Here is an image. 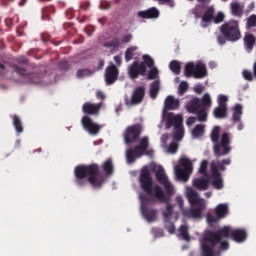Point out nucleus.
Here are the masks:
<instances>
[{
    "label": "nucleus",
    "mask_w": 256,
    "mask_h": 256,
    "mask_svg": "<svg viewBox=\"0 0 256 256\" xmlns=\"http://www.w3.org/2000/svg\"><path fill=\"white\" fill-rule=\"evenodd\" d=\"M102 169L104 174H101L99 171V164H89V165H78L74 169V183L78 187H85L87 183H90L93 189H101L105 182L107 181V177H111L114 172L113 160H106Z\"/></svg>",
    "instance_id": "obj_1"
},
{
    "label": "nucleus",
    "mask_w": 256,
    "mask_h": 256,
    "mask_svg": "<svg viewBox=\"0 0 256 256\" xmlns=\"http://www.w3.org/2000/svg\"><path fill=\"white\" fill-rule=\"evenodd\" d=\"M156 179L158 183L164 187L165 191H163V188L159 185H155L153 187L151 172H149V169H142L139 178L141 189L150 197L154 196L157 201H160V203H169L171 201V197L175 195V187L171 181H169V178L167 177V174H165V170L163 168H159L156 171Z\"/></svg>",
    "instance_id": "obj_2"
},
{
    "label": "nucleus",
    "mask_w": 256,
    "mask_h": 256,
    "mask_svg": "<svg viewBox=\"0 0 256 256\" xmlns=\"http://www.w3.org/2000/svg\"><path fill=\"white\" fill-rule=\"evenodd\" d=\"M231 227L224 226L217 231H208L200 241L201 256H215V250L227 251L229 242L223 239H229Z\"/></svg>",
    "instance_id": "obj_3"
},
{
    "label": "nucleus",
    "mask_w": 256,
    "mask_h": 256,
    "mask_svg": "<svg viewBox=\"0 0 256 256\" xmlns=\"http://www.w3.org/2000/svg\"><path fill=\"white\" fill-rule=\"evenodd\" d=\"M220 34L217 35V43L219 45H225L227 41L230 43H237L241 39V28L239 27V21L235 19L224 22L219 27Z\"/></svg>",
    "instance_id": "obj_4"
},
{
    "label": "nucleus",
    "mask_w": 256,
    "mask_h": 256,
    "mask_svg": "<svg viewBox=\"0 0 256 256\" xmlns=\"http://www.w3.org/2000/svg\"><path fill=\"white\" fill-rule=\"evenodd\" d=\"M174 127V132L172 134L175 141H181L185 135V128L183 127V115L173 112H169L166 115V129H171Z\"/></svg>",
    "instance_id": "obj_5"
},
{
    "label": "nucleus",
    "mask_w": 256,
    "mask_h": 256,
    "mask_svg": "<svg viewBox=\"0 0 256 256\" xmlns=\"http://www.w3.org/2000/svg\"><path fill=\"white\" fill-rule=\"evenodd\" d=\"M225 165H231V158H226L222 161H212L210 164L213 179L212 185L216 189H221L223 187V178L221 177V172L219 171H225L227 169Z\"/></svg>",
    "instance_id": "obj_6"
},
{
    "label": "nucleus",
    "mask_w": 256,
    "mask_h": 256,
    "mask_svg": "<svg viewBox=\"0 0 256 256\" xmlns=\"http://www.w3.org/2000/svg\"><path fill=\"white\" fill-rule=\"evenodd\" d=\"M147 149H149V137L144 136L140 140V144L135 146L132 149H128L126 151V159L128 163H135L137 158L143 157V155H149V152H147Z\"/></svg>",
    "instance_id": "obj_7"
},
{
    "label": "nucleus",
    "mask_w": 256,
    "mask_h": 256,
    "mask_svg": "<svg viewBox=\"0 0 256 256\" xmlns=\"http://www.w3.org/2000/svg\"><path fill=\"white\" fill-rule=\"evenodd\" d=\"M193 173V162L189 158H180L179 165L175 166V175L179 181L187 183Z\"/></svg>",
    "instance_id": "obj_8"
},
{
    "label": "nucleus",
    "mask_w": 256,
    "mask_h": 256,
    "mask_svg": "<svg viewBox=\"0 0 256 256\" xmlns=\"http://www.w3.org/2000/svg\"><path fill=\"white\" fill-rule=\"evenodd\" d=\"M231 140L229 138V133L224 132L221 135L220 142H216L213 145V151L215 157H225L231 153Z\"/></svg>",
    "instance_id": "obj_9"
},
{
    "label": "nucleus",
    "mask_w": 256,
    "mask_h": 256,
    "mask_svg": "<svg viewBox=\"0 0 256 256\" xmlns=\"http://www.w3.org/2000/svg\"><path fill=\"white\" fill-rule=\"evenodd\" d=\"M142 132L143 126H141L139 123L128 126L124 132L125 143L127 145H131V143H137V141H139V137H141Z\"/></svg>",
    "instance_id": "obj_10"
},
{
    "label": "nucleus",
    "mask_w": 256,
    "mask_h": 256,
    "mask_svg": "<svg viewBox=\"0 0 256 256\" xmlns=\"http://www.w3.org/2000/svg\"><path fill=\"white\" fill-rule=\"evenodd\" d=\"M12 69L20 75L21 77H25L27 83H41V74L39 73H27V69L17 65V64H12L11 65Z\"/></svg>",
    "instance_id": "obj_11"
},
{
    "label": "nucleus",
    "mask_w": 256,
    "mask_h": 256,
    "mask_svg": "<svg viewBox=\"0 0 256 256\" xmlns=\"http://www.w3.org/2000/svg\"><path fill=\"white\" fill-rule=\"evenodd\" d=\"M128 75L132 80L139 79V76L145 77L147 75V67L136 60L128 67Z\"/></svg>",
    "instance_id": "obj_12"
},
{
    "label": "nucleus",
    "mask_w": 256,
    "mask_h": 256,
    "mask_svg": "<svg viewBox=\"0 0 256 256\" xmlns=\"http://www.w3.org/2000/svg\"><path fill=\"white\" fill-rule=\"evenodd\" d=\"M140 199L142 201L141 213L144 219H146L148 223H153V221H157V210L149 208L147 207V205H145V203H147L149 199L145 196H140Z\"/></svg>",
    "instance_id": "obj_13"
},
{
    "label": "nucleus",
    "mask_w": 256,
    "mask_h": 256,
    "mask_svg": "<svg viewBox=\"0 0 256 256\" xmlns=\"http://www.w3.org/2000/svg\"><path fill=\"white\" fill-rule=\"evenodd\" d=\"M82 127L89 135H99L101 129H103V126L93 122L91 117L89 116H83L82 120Z\"/></svg>",
    "instance_id": "obj_14"
},
{
    "label": "nucleus",
    "mask_w": 256,
    "mask_h": 256,
    "mask_svg": "<svg viewBox=\"0 0 256 256\" xmlns=\"http://www.w3.org/2000/svg\"><path fill=\"white\" fill-rule=\"evenodd\" d=\"M207 209V205L201 204V206H192L186 210H182L183 217L186 219H201L203 217V211Z\"/></svg>",
    "instance_id": "obj_15"
},
{
    "label": "nucleus",
    "mask_w": 256,
    "mask_h": 256,
    "mask_svg": "<svg viewBox=\"0 0 256 256\" xmlns=\"http://www.w3.org/2000/svg\"><path fill=\"white\" fill-rule=\"evenodd\" d=\"M145 86H138L134 89L130 101L126 100V105H141L145 99Z\"/></svg>",
    "instance_id": "obj_16"
},
{
    "label": "nucleus",
    "mask_w": 256,
    "mask_h": 256,
    "mask_svg": "<svg viewBox=\"0 0 256 256\" xmlns=\"http://www.w3.org/2000/svg\"><path fill=\"white\" fill-rule=\"evenodd\" d=\"M119 79V69L115 64L107 66L105 70V81L108 85H113Z\"/></svg>",
    "instance_id": "obj_17"
},
{
    "label": "nucleus",
    "mask_w": 256,
    "mask_h": 256,
    "mask_svg": "<svg viewBox=\"0 0 256 256\" xmlns=\"http://www.w3.org/2000/svg\"><path fill=\"white\" fill-rule=\"evenodd\" d=\"M101 107H103V103L95 104L91 102H85L82 106V111L85 113V115H94L97 117L101 111Z\"/></svg>",
    "instance_id": "obj_18"
},
{
    "label": "nucleus",
    "mask_w": 256,
    "mask_h": 256,
    "mask_svg": "<svg viewBox=\"0 0 256 256\" xmlns=\"http://www.w3.org/2000/svg\"><path fill=\"white\" fill-rule=\"evenodd\" d=\"M187 199L191 205V207L207 205L205 199L199 197V193L193 189H189L187 191Z\"/></svg>",
    "instance_id": "obj_19"
},
{
    "label": "nucleus",
    "mask_w": 256,
    "mask_h": 256,
    "mask_svg": "<svg viewBox=\"0 0 256 256\" xmlns=\"http://www.w3.org/2000/svg\"><path fill=\"white\" fill-rule=\"evenodd\" d=\"M230 235L235 243H244V241H247V230L243 228L234 229Z\"/></svg>",
    "instance_id": "obj_20"
},
{
    "label": "nucleus",
    "mask_w": 256,
    "mask_h": 256,
    "mask_svg": "<svg viewBox=\"0 0 256 256\" xmlns=\"http://www.w3.org/2000/svg\"><path fill=\"white\" fill-rule=\"evenodd\" d=\"M192 185L195 189H198V191H207V189H209V176L195 178Z\"/></svg>",
    "instance_id": "obj_21"
},
{
    "label": "nucleus",
    "mask_w": 256,
    "mask_h": 256,
    "mask_svg": "<svg viewBox=\"0 0 256 256\" xmlns=\"http://www.w3.org/2000/svg\"><path fill=\"white\" fill-rule=\"evenodd\" d=\"M159 15V10L156 7L138 12V17H140V19H157Z\"/></svg>",
    "instance_id": "obj_22"
},
{
    "label": "nucleus",
    "mask_w": 256,
    "mask_h": 256,
    "mask_svg": "<svg viewBox=\"0 0 256 256\" xmlns=\"http://www.w3.org/2000/svg\"><path fill=\"white\" fill-rule=\"evenodd\" d=\"M215 17V7L209 6L204 14L202 15V27H207V23H210V21H213V18Z\"/></svg>",
    "instance_id": "obj_23"
},
{
    "label": "nucleus",
    "mask_w": 256,
    "mask_h": 256,
    "mask_svg": "<svg viewBox=\"0 0 256 256\" xmlns=\"http://www.w3.org/2000/svg\"><path fill=\"white\" fill-rule=\"evenodd\" d=\"M180 105H181V103L179 102V99H175V97H173V96H168L165 99L164 107L168 111H175V110L179 109Z\"/></svg>",
    "instance_id": "obj_24"
},
{
    "label": "nucleus",
    "mask_w": 256,
    "mask_h": 256,
    "mask_svg": "<svg viewBox=\"0 0 256 256\" xmlns=\"http://www.w3.org/2000/svg\"><path fill=\"white\" fill-rule=\"evenodd\" d=\"M202 108L201 99L197 97L193 98L186 106L188 113H192L194 115Z\"/></svg>",
    "instance_id": "obj_25"
},
{
    "label": "nucleus",
    "mask_w": 256,
    "mask_h": 256,
    "mask_svg": "<svg viewBox=\"0 0 256 256\" xmlns=\"http://www.w3.org/2000/svg\"><path fill=\"white\" fill-rule=\"evenodd\" d=\"M243 41H244V47H245L246 51L248 53H251V51H253V49L255 47V41H256L255 35H253L251 33H247V34H245Z\"/></svg>",
    "instance_id": "obj_26"
},
{
    "label": "nucleus",
    "mask_w": 256,
    "mask_h": 256,
    "mask_svg": "<svg viewBox=\"0 0 256 256\" xmlns=\"http://www.w3.org/2000/svg\"><path fill=\"white\" fill-rule=\"evenodd\" d=\"M203 77H207V66L201 63L195 64L194 78L203 79Z\"/></svg>",
    "instance_id": "obj_27"
},
{
    "label": "nucleus",
    "mask_w": 256,
    "mask_h": 256,
    "mask_svg": "<svg viewBox=\"0 0 256 256\" xmlns=\"http://www.w3.org/2000/svg\"><path fill=\"white\" fill-rule=\"evenodd\" d=\"M159 91H161V81L155 80L150 84L149 95L151 99H157L159 95Z\"/></svg>",
    "instance_id": "obj_28"
},
{
    "label": "nucleus",
    "mask_w": 256,
    "mask_h": 256,
    "mask_svg": "<svg viewBox=\"0 0 256 256\" xmlns=\"http://www.w3.org/2000/svg\"><path fill=\"white\" fill-rule=\"evenodd\" d=\"M215 213L218 219H224V217H227L229 213V206H227V204H219L215 208Z\"/></svg>",
    "instance_id": "obj_29"
},
{
    "label": "nucleus",
    "mask_w": 256,
    "mask_h": 256,
    "mask_svg": "<svg viewBox=\"0 0 256 256\" xmlns=\"http://www.w3.org/2000/svg\"><path fill=\"white\" fill-rule=\"evenodd\" d=\"M12 125L16 133H23V122L21 121V118L17 114H14L12 116Z\"/></svg>",
    "instance_id": "obj_30"
},
{
    "label": "nucleus",
    "mask_w": 256,
    "mask_h": 256,
    "mask_svg": "<svg viewBox=\"0 0 256 256\" xmlns=\"http://www.w3.org/2000/svg\"><path fill=\"white\" fill-rule=\"evenodd\" d=\"M213 115L215 119H225L227 117V107L218 106L214 108Z\"/></svg>",
    "instance_id": "obj_31"
},
{
    "label": "nucleus",
    "mask_w": 256,
    "mask_h": 256,
    "mask_svg": "<svg viewBox=\"0 0 256 256\" xmlns=\"http://www.w3.org/2000/svg\"><path fill=\"white\" fill-rule=\"evenodd\" d=\"M241 115H243V106L241 104H236L234 106L232 119L235 123L241 121Z\"/></svg>",
    "instance_id": "obj_32"
},
{
    "label": "nucleus",
    "mask_w": 256,
    "mask_h": 256,
    "mask_svg": "<svg viewBox=\"0 0 256 256\" xmlns=\"http://www.w3.org/2000/svg\"><path fill=\"white\" fill-rule=\"evenodd\" d=\"M230 9L234 17H243V8L239 2L231 3Z\"/></svg>",
    "instance_id": "obj_33"
},
{
    "label": "nucleus",
    "mask_w": 256,
    "mask_h": 256,
    "mask_svg": "<svg viewBox=\"0 0 256 256\" xmlns=\"http://www.w3.org/2000/svg\"><path fill=\"white\" fill-rule=\"evenodd\" d=\"M204 133H205V125L198 124L192 130V137H195V139H198V137H203Z\"/></svg>",
    "instance_id": "obj_34"
},
{
    "label": "nucleus",
    "mask_w": 256,
    "mask_h": 256,
    "mask_svg": "<svg viewBox=\"0 0 256 256\" xmlns=\"http://www.w3.org/2000/svg\"><path fill=\"white\" fill-rule=\"evenodd\" d=\"M184 75H185V77H194V75H195V64L193 62H189L185 65Z\"/></svg>",
    "instance_id": "obj_35"
},
{
    "label": "nucleus",
    "mask_w": 256,
    "mask_h": 256,
    "mask_svg": "<svg viewBox=\"0 0 256 256\" xmlns=\"http://www.w3.org/2000/svg\"><path fill=\"white\" fill-rule=\"evenodd\" d=\"M170 71L174 73V75H180L181 74V63L177 60H172L169 64Z\"/></svg>",
    "instance_id": "obj_36"
},
{
    "label": "nucleus",
    "mask_w": 256,
    "mask_h": 256,
    "mask_svg": "<svg viewBox=\"0 0 256 256\" xmlns=\"http://www.w3.org/2000/svg\"><path fill=\"white\" fill-rule=\"evenodd\" d=\"M142 63L143 64V67H148V69H151V67H155V60L152 59L151 56L147 55V54H144L142 56Z\"/></svg>",
    "instance_id": "obj_37"
},
{
    "label": "nucleus",
    "mask_w": 256,
    "mask_h": 256,
    "mask_svg": "<svg viewBox=\"0 0 256 256\" xmlns=\"http://www.w3.org/2000/svg\"><path fill=\"white\" fill-rule=\"evenodd\" d=\"M51 13H55V7L49 6V7L42 8V20L49 21V19H51V17H49Z\"/></svg>",
    "instance_id": "obj_38"
},
{
    "label": "nucleus",
    "mask_w": 256,
    "mask_h": 256,
    "mask_svg": "<svg viewBox=\"0 0 256 256\" xmlns=\"http://www.w3.org/2000/svg\"><path fill=\"white\" fill-rule=\"evenodd\" d=\"M211 103V96L208 93L204 94L202 99H200V105L203 109H209Z\"/></svg>",
    "instance_id": "obj_39"
},
{
    "label": "nucleus",
    "mask_w": 256,
    "mask_h": 256,
    "mask_svg": "<svg viewBox=\"0 0 256 256\" xmlns=\"http://www.w3.org/2000/svg\"><path fill=\"white\" fill-rule=\"evenodd\" d=\"M221 133V127L215 126L210 134L212 143H218L219 142V135Z\"/></svg>",
    "instance_id": "obj_40"
},
{
    "label": "nucleus",
    "mask_w": 256,
    "mask_h": 256,
    "mask_svg": "<svg viewBox=\"0 0 256 256\" xmlns=\"http://www.w3.org/2000/svg\"><path fill=\"white\" fill-rule=\"evenodd\" d=\"M135 51H137V46H132L126 49L125 51V61L129 63L133 57H135Z\"/></svg>",
    "instance_id": "obj_41"
},
{
    "label": "nucleus",
    "mask_w": 256,
    "mask_h": 256,
    "mask_svg": "<svg viewBox=\"0 0 256 256\" xmlns=\"http://www.w3.org/2000/svg\"><path fill=\"white\" fill-rule=\"evenodd\" d=\"M179 233L184 241H191V236H189V228H187V226L181 225L179 228Z\"/></svg>",
    "instance_id": "obj_42"
},
{
    "label": "nucleus",
    "mask_w": 256,
    "mask_h": 256,
    "mask_svg": "<svg viewBox=\"0 0 256 256\" xmlns=\"http://www.w3.org/2000/svg\"><path fill=\"white\" fill-rule=\"evenodd\" d=\"M194 115H197V119L200 123H205L207 121V108H202Z\"/></svg>",
    "instance_id": "obj_43"
},
{
    "label": "nucleus",
    "mask_w": 256,
    "mask_h": 256,
    "mask_svg": "<svg viewBox=\"0 0 256 256\" xmlns=\"http://www.w3.org/2000/svg\"><path fill=\"white\" fill-rule=\"evenodd\" d=\"M164 228L168 231L170 235H174L175 233V223L169 220H164Z\"/></svg>",
    "instance_id": "obj_44"
},
{
    "label": "nucleus",
    "mask_w": 256,
    "mask_h": 256,
    "mask_svg": "<svg viewBox=\"0 0 256 256\" xmlns=\"http://www.w3.org/2000/svg\"><path fill=\"white\" fill-rule=\"evenodd\" d=\"M162 215H163V219H164V221L166 220H169V219H171V217L173 216V205H171V204H167L166 205V211H164L163 213H162Z\"/></svg>",
    "instance_id": "obj_45"
},
{
    "label": "nucleus",
    "mask_w": 256,
    "mask_h": 256,
    "mask_svg": "<svg viewBox=\"0 0 256 256\" xmlns=\"http://www.w3.org/2000/svg\"><path fill=\"white\" fill-rule=\"evenodd\" d=\"M208 165H209V161L207 160H203L200 164L199 174L203 175V177H209V174L207 173Z\"/></svg>",
    "instance_id": "obj_46"
},
{
    "label": "nucleus",
    "mask_w": 256,
    "mask_h": 256,
    "mask_svg": "<svg viewBox=\"0 0 256 256\" xmlns=\"http://www.w3.org/2000/svg\"><path fill=\"white\" fill-rule=\"evenodd\" d=\"M157 77H159V69H157L155 66H152L148 71L147 79L151 81L153 79H157Z\"/></svg>",
    "instance_id": "obj_47"
},
{
    "label": "nucleus",
    "mask_w": 256,
    "mask_h": 256,
    "mask_svg": "<svg viewBox=\"0 0 256 256\" xmlns=\"http://www.w3.org/2000/svg\"><path fill=\"white\" fill-rule=\"evenodd\" d=\"M188 89H189V84L185 81H182L178 86V95L182 97V95H185V93H187Z\"/></svg>",
    "instance_id": "obj_48"
},
{
    "label": "nucleus",
    "mask_w": 256,
    "mask_h": 256,
    "mask_svg": "<svg viewBox=\"0 0 256 256\" xmlns=\"http://www.w3.org/2000/svg\"><path fill=\"white\" fill-rule=\"evenodd\" d=\"M119 45H121V41L119 40V38H114L113 40L106 42L104 44V47L107 48H113V49H117V47H119Z\"/></svg>",
    "instance_id": "obj_49"
},
{
    "label": "nucleus",
    "mask_w": 256,
    "mask_h": 256,
    "mask_svg": "<svg viewBox=\"0 0 256 256\" xmlns=\"http://www.w3.org/2000/svg\"><path fill=\"white\" fill-rule=\"evenodd\" d=\"M91 75V70L84 68V69H79L77 71L76 77L78 79H83V77H89Z\"/></svg>",
    "instance_id": "obj_50"
},
{
    "label": "nucleus",
    "mask_w": 256,
    "mask_h": 256,
    "mask_svg": "<svg viewBox=\"0 0 256 256\" xmlns=\"http://www.w3.org/2000/svg\"><path fill=\"white\" fill-rule=\"evenodd\" d=\"M246 26L248 29H252V27H256V15L252 14L248 17Z\"/></svg>",
    "instance_id": "obj_51"
},
{
    "label": "nucleus",
    "mask_w": 256,
    "mask_h": 256,
    "mask_svg": "<svg viewBox=\"0 0 256 256\" xmlns=\"http://www.w3.org/2000/svg\"><path fill=\"white\" fill-rule=\"evenodd\" d=\"M151 233L154 237H165V232L161 228L153 227Z\"/></svg>",
    "instance_id": "obj_52"
},
{
    "label": "nucleus",
    "mask_w": 256,
    "mask_h": 256,
    "mask_svg": "<svg viewBox=\"0 0 256 256\" xmlns=\"http://www.w3.org/2000/svg\"><path fill=\"white\" fill-rule=\"evenodd\" d=\"M178 150H179V144H177V142H172L168 146V153H172L173 155H175V153H177Z\"/></svg>",
    "instance_id": "obj_53"
},
{
    "label": "nucleus",
    "mask_w": 256,
    "mask_h": 256,
    "mask_svg": "<svg viewBox=\"0 0 256 256\" xmlns=\"http://www.w3.org/2000/svg\"><path fill=\"white\" fill-rule=\"evenodd\" d=\"M227 101H229L227 96L220 95L218 98V107H227Z\"/></svg>",
    "instance_id": "obj_54"
},
{
    "label": "nucleus",
    "mask_w": 256,
    "mask_h": 256,
    "mask_svg": "<svg viewBox=\"0 0 256 256\" xmlns=\"http://www.w3.org/2000/svg\"><path fill=\"white\" fill-rule=\"evenodd\" d=\"M60 71H69L71 69V64L67 61H62L59 63Z\"/></svg>",
    "instance_id": "obj_55"
},
{
    "label": "nucleus",
    "mask_w": 256,
    "mask_h": 256,
    "mask_svg": "<svg viewBox=\"0 0 256 256\" xmlns=\"http://www.w3.org/2000/svg\"><path fill=\"white\" fill-rule=\"evenodd\" d=\"M194 92L197 93V95H201L203 91H205V86L203 84H196L193 88Z\"/></svg>",
    "instance_id": "obj_56"
},
{
    "label": "nucleus",
    "mask_w": 256,
    "mask_h": 256,
    "mask_svg": "<svg viewBox=\"0 0 256 256\" xmlns=\"http://www.w3.org/2000/svg\"><path fill=\"white\" fill-rule=\"evenodd\" d=\"M225 19V15L221 12L217 14L216 17H214V23H223V20Z\"/></svg>",
    "instance_id": "obj_57"
},
{
    "label": "nucleus",
    "mask_w": 256,
    "mask_h": 256,
    "mask_svg": "<svg viewBox=\"0 0 256 256\" xmlns=\"http://www.w3.org/2000/svg\"><path fill=\"white\" fill-rule=\"evenodd\" d=\"M176 203H178L179 209H180L181 212L183 213V210H185V208H183V205H184L183 197H182V196H177V197H176Z\"/></svg>",
    "instance_id": "obj_58"
},
{
    "label": "nucleus",
    "mask_w": 256,
    "mask_h": 256,
    "mask_svg": "<svg viewBox=\"0 0 256 256\" xmlns=\"http://www.w3.org/2000/svg\"><path fill=\"white\" fill-rule=\"evenodd\" d=\"M243 77L246 79V81H253V74L248 70L243 71Z\"/></svg>",
    "instance_id": "obj_59"
},
{
    "label": "nucleus",
    "mask_w": 256,
    "mask_h": 256,
    "mask_svg": "<svg viewBox=\"0 0 256 256\" xmlns=\"http://www.w3.org/2000/svg\"><path fill=\"white\" fill-rule=\"evenodd\" d=\"M196 121H197V117H195V116H190V117H188V119H187V121H186V125H187L188 127H191V125H195Z\"/></svg>",
    "instance_id": "obj_60"
},
{
    "label": "nucleus",
    "mask_w": 256,
    "mask_h": 256,
    "mask_svg": "<svg viewBox=\"0 0 256 256\" xmlns=\"http://www.w3.org/2000/svg\"><path fill=\"white\" fill-rule=\"evenodd\" d=\"M111 8V3L107 1H102L100 3V9L109 10Z\"/></svg>",
    "instance_id": "obj_61"
},
{
    "label": "nucleus",
    "mask_w": 256,
    "mask_h": 256,
    "mask_svg": "<svg viewBox=\"0 0 256 256\" xmlns=\"http://www.w3.org/2000/svg\"><path fill=\"white\" fill-rule=\"evenodd\" d=\"M17 63H21L23 65H27V63H29V59H27V57L24 56H20L16 59Z\"/></svg>",
    "instance_id": "obj_62"
},
{
    "label": "nucleus",
    "mask_w": 256,
    "mask_h": 256,
    "mask_svg": "<svg viewBox=\"0 0 256 256\" xmlns=\"http://www.w3.org/2000/svg\"><path fill=\"white\" fill-rule=\"evenodd\" d=\"M207 221H208V223H217V221H219V217L213 216V215H208Z\"/></svg>",
    "instance_id": "obj_63"
},
{
    "label": "nucleus",
    "mask_w": 256,
    "mask_h": 256,
    "mask_svg": "<svg viewBox=\"0 0 256 256\" xmlns=\"http://www.w3.org/2000/svg\"><path fill=\"white\" fill-rule=\"evenodd\" d=\"M132 39H133V34H127L124 37H122V43H130Z\"/></svg>",
    "instance_id": "obj_64"
}]
</instances>
